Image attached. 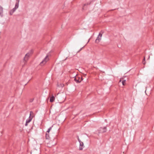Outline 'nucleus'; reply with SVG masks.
<instances>
[{"mask_svg":"<svg viewBox=\"0 0 154 154\" xmlns=\"http://www.w3.org/2000/svg\"><path fill=\"white\" fill-rule=\"evenodd\" d=\"M16 2L15 3V7L12 9L10 10L9 12V14L11 15L13 13L16 11V9L18 8L19 4L20 2V0H16Z\"/></svg>","mask_w":154,"mask_h":154,"instance_id":"nucleus-1","label":"nucleus"},{"mask_svg":"<svg viewBox=\"0 0 154 154\" xmlns=\"http://www.w3.org/2000/svg\"><path fill=\"white\" fill-rule=\"evenodd\" d=\"M34 114L32 111H30L29 117L28 119H27L26 121V122L25 124V126H26L28 125V123H29L32 120Z\"/></svg>","mask_w":154,"mask_h":154,"instance_id":"nucleus-2","label":"nucleus"},{"mask_svg":"<svg viewBox=\"0 0 154 154\" xmlns=\"http://www.w3.org/2000/svg\"><path fill=\"white\" fill-rule=\"evenodd\" d=\"M33 52V51L32 50H30L29 52L27 53L25 57L24 58V60L26 62L27 60H28L29 57L32 54Z\"/></svg>","mask_w":154,"mask_h":154,"instance_id":"nucleus-3","label":"nucleus"},{"mask_svg":"<svg viewBox=\"0 0 154 154\" xmlns=\"http://www.w3.org/2000/svg\"><path fill=\"white\" fill-rule=\"evenodd\" d=\"M49 60L48 56V55H47L45 57L40 63V65L42 66L45 65L48 61Z\"/></svg>","mask_w":154,"mask_h":154,"instance_id":"nucleus-4","label":"nucleus"},{"mask_svg":"<svg viewBox=\"0 0 154 154\" xmlns=\"http://www.w3.org/2000/svg\"><path fill=\"white\" fill-rule=\"evenodd\" d=\"M98 131L99 134L105 132L106 131V127H104L103 128L101 127L99 129Z\"/></svg>","mask_w":154,"mask_h":154,"instance_id":"nucleus-5","label":"nucleus"},{"mask_svg":"<svg viewBox=\"0 0 154 154\" xmlns=\"http://www.w3.org/2000/svg\"><path fill=\"white\" fill-rule=\"evenodd\" d=\"M79 149L80 150H82L83 148L84 147V143L83 142L81 141V142H79Z\"/></svg>","mask_w":154,"mask_h":154,"instance_id":"nucleus-6","label":"nucleus"},{"mask_svg":"<svg viewBox=\"0 0 154 154\" xmlns=\"http://www.w3.org/2000/svg\"><path fill=\"white\" fill-rule=\"evenodd\" d=\"M101 37H100V36L99 35H98L97 38L95 40V42L97 43L99 42L101 39Z\"/></svg>","mask_w":154,"mask_h":154,"instance_id":"nucleus-7","label":"nucleus"},{"mask_svg":"<svg viewBox=\"0 0 154 154\" xmlns=\"http://www.w3.org/2000/svg\"><path fill=\"white\" fill-rule=\"evenodd\" d=\"M3 8L0 5V15L1 16H3Z\"/></svg>","mask_w":154,"mask_h":154,"instance_id":"nucleus-8","label":"nucleus"},{"mask_svg":"<svg viewBox=\"0 0 154 154\" xmlns=\"http://www.w3.org/2000/svg\"><path fill=\"white\" fill-rule=\"evenodd\" d=\"M79 80H76L77 81V83H80L83 80V79L82 77H80L78 76Z\"/></svg>","mask_w":154,"mask_h":154,"instance_id":"nucleus-9","label":"nucleus"},{"mask_svg":"<svg viewBox=\"0 0 154 154\" xmlns=\"http://www.w3.org/2000/svg\"><path fill=\"white\" fill-rule=\"evenodd\" d=\"M54 97L53 96L52 97H51L50 99V102H53L54 101Z\"/></svg>","mask_w":154,"mask_h":154,"instance_id":"nucleus-10","label":"nucleus"},{"mask_svg":"<svg viewBox=\"0 0 154 154\" xmlns=\"http://www.w3.org/2000/svg\"><path fill=\"white\" fill-rule=\"evenodd\" d=\"M104 32L103 31V30H101L100 32H99V35H100V37H102V34H103V33Z\"/></svg>","mask_w":154,"mask_h":154,"instance_id":"nucleus-11","label":"nucleus"},{"mask_svg":"<svg viewBox=\"0 0 154 154\" xmlns=\"http://www.w3.org/2000/svg\"><path fill=\"white\" fill-rule=\"evenodd\" d=\"M75 79H76V80H79L78 76H75L74 79V80L77 83V81Z\"/></svg>","mask_w":154,"mask_h":154,"instance_id":"nucleus-12","label":"nucleus"},{"mask_svg":"<svg viewBox=\"0 0 154 154\" xmlns=\"http://www.w3.org/2000/svg\"><path fill=\"white\" fill-rule=\"evenodd\" d=\"M53 126H52L51 127H50L47 130V132L49 133L51 130L52 129V127Z\"/></svg>","mask_w":154,"mask_h":154,"instance_id":"nucleus-13","label":"nucleus"},{"mask_svg":"<svg viewBox=\"0 0 154 154\" xmlns=\"http://www.w3.org/2000/svg\"><path fill=\"white\" fill-rule=\"evenodd\" d=\"M45 137H46L47 139H49V135L48 134L46 133V134Z\"/></svg>","mask_w":154,"mask_h":154,"instance_id":"nucleus-14","label":"nucleus"},{"mask_svg":"<svg viewBox=\"0 0 154 154\" xmlns=\"http://www.w3.org/2000/svg\"><path fill=\"white\" fill-rule=\"evenodd\" d=\"M125 82H126L125 80H123L122 81V84L123 85H125Z\"/></svg>","mask_w":154,"mask_h":154,"instance_id":"nucleus-15","label":"nucleus"},{"mask_svg":"<svg viewBox=\"0 0 154 154\" xmlns=\"http://www.w3.org/2000/svg\"><path fill=\"white\" fill-rule=\"evenodd\" d=\"M143 64H145V57H144V59H143Z\"/></svg>","mask_w":154,"mask_h":154,"instance_id":"nucleus-16","label":"nucleus"},{"mask_svg":"<svg viewBox=\"0 0 154 154\" xmlns=\"http://www.w3.org/2000/svg\"><path fill=\"white\" fill-rule=\"evenodd\" d=\"M77 139L79 142H81V140L79 139V136L77 137Z\"/></svg>","mask_w":154,"mask_h":154,"instance_id":"nucleus-17","label":"nucleus"},{"mask_svg":"<svg viewBox=\"0 0 154 154\" xmlns=\"http://www.w3.org/2000/svg\"><path fill=\"white\" fill-rule=\"evenodd\" d=\"M77 139L79 142H81V140L79 139V136L77 137Z\"/></svg>","mask_w":154,"mask_h":154,"instance_id":"nucleus-18","label":"nucleus"},{"mask_svg":"<svg viewBox=\"0 0 154 154\" xmlns=\"http://www.w3.org/2000/svg\"><path fill=\"white\" fill-rule=\"evenodd\" d=\"M83 48V47H82V48H81L80 49L79 51H77V53H79V52H80V51L82 50V48Z\"/></svg>","mask_w":154,"mask_h":154,"instance_id":"nucleus-19","label":"nucleus"},{"mask_svg":"<svg viewBox=\"0 0 154 154\" xmlns=\"http://www.w3.org/2000/svg\"><path fill=\"white\" fill-rule=\"evenodd\" d=\"M56 144V143H54L53 144V145H55V144Z\"/></svg>","mask_w":154,"mask_h":154,"instance_id":"nucleus-20","label":"nucleus"},{"mask_svg":"<svg viewBox=\"0 0 154 154\" xmlns=\"http://www.w3.org/2000/svg\"><path fill=\"white\" fill-rule=\"evenodd\" d=\"M89 40H90V39L88 40V42H89Z\"/></svg>","mask_w":154,"mask_h":154,"instance_id":"nucleus-21","label":"nucleus"},{"mask_svg":"<svg viewBox=\"0 0 154 154\" xmlns=\"http://www.w3.org/2000/svg\"><path fill=\"white\" fill-rule=\"evenodd\" d=\"M149 57H150V56H149V57H148V59H149Z\"/></svg>","mask_w":154,"mask_h":154,"instance_id":"nucleus-22","label":"nucleus"},{"mask_svg":"<svg viewBox=\"0 0 154 154\" xmlns=\"http://www.w3.org/2000/svg\"><path fill=\"white\" fill-rule=\"evenodd\" d=\"M67 58V57H66V59H65V60H66Z\"/></svg>","mask_w":154,"mask_h":154,"instance_id":"nucleus-23","label":"nucleus"},{"mask_svg":"<svg viewBox=\"0 0 154 154\" xmlns=\"http://www.w3.org/2000/svg\"><path fill=\"white\" fill-rule=\"evenodd\" d=\"M54 140H56V139H55Z\"/></svg>","mask_w":154,"mask_h":154,"instance_id":"nucleus-24","label":"nucleus"}]
</instances>
